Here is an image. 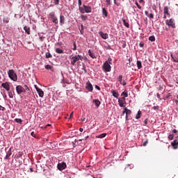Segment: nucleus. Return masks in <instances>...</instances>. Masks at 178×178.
I'll return each mask as SVG.
<instances>
[{"label": "nucleus", "instance_id": "obj_42", "mask_svg": "<svg viewBox=\"0 0 178 178\" xmlns=\"http://www.w3.org/2000/svg\"><path fill=\"white\" fill-rule=\"evenodd\" d=\"M152 109H154V111H159V106H154L152 107Z\"/></svg>", "mask_w": 178, "mask_h": 178}, {"label": "nucleus", "instance_id": "obj_51", "mask_svg": "<svg viewBox=\"0 0 178 178\" xmlns=\"http://www.w3.org/2000/svg\"><path fill=\"white\" fill-rule=\"evenodd\" d=\"M107 62H108V63L111 65V62H112V58L108 57Z\"/></svg>", "mask_w": 178, "mask_h": 178}, {"label": "nucleus", "instance_id": "obj_26", "mask_svg": "<svg viewBox=\"0 0 178 178\" xmlns=\"http://www.w3.org/2000/svg\"><path fill=\"white\" fill-rule=\"evenodd\" d=\"M88 55L92 59H95V54H94V53H92V51H91L90 50L88 51Z\"/></svg>", "mask_w": 178, "mask_h": 178}, {"label": "nucleus", "instance_id": "obj_14", "mask_svg": "<svg viewBox=\"0 0 178 178\" xmlns=\"http://www.w3.org/2000/svg\"><path fill=\"white\" fill-rule=\"evenodd\" d=\"M172 147H173L174 149H177L178 148V142L177 140H175L171 143Z\"/></svg>", "mask_w": 178, "mask_h": 178}, {"label": "nucleus", "instance_id": "obj_55", "mask_svg": "<svg viewBox=\"0 0 178 178\" xmlns=\"http://www.w3.org/2000/svg\"><path fill=\"white\" fill-rule=\"evenodd\" d=\"M106 5H111V0H106Z\"/></svg>", "mask_w": 178, "mask_h": 178}, {"label": "nucleus", "instance_id": "obj_39", "mask_svg": "<svg viewBox=\"0 0 178 178\" xmlns=\"http://www.w3.org/2000/svg\"><path fill=\"white\" fill-rule=\"evenodd\" d=\"M23 88L25 90V92L26 91H30V88L27 85H24Z\"/></svg>", "mask_w": 178, "mask_h": 178}, {"label": "nucleus", "instance_id": "obj_17", "mask_svg": "<svg viewBox=\"0 0 178 178\" xmlns=\"http://www.w3.org/2000/svg\"><path fill=\"white\" fill-rule=\"evenodd\" d=\"M126 113V119L127 120V118H129L128 115H131V111L127 109V108H124V111H123V113Z\"/></svg>", "mask_w": 178, "mask_h": 178}, {"label": "nucleus", "instance_id": "obj_5", "mask_svg": "<svg viewBox=\"0 0 178 178\" xmlns=\"http://www.w3.org/2000/svg\"><path fill=\"white\" fill-rule=\"evenodd\" d=\"M49 17H50V19H51L53 23H54V24H58V17H56V15H55V12H51L49 14Z\"/></svg>", "mask_w": 178, "mask_h": 178}, {"label": "nucleus", "instance_id": "obj_22", "mask_svg": "<svg viewBox=\"0 0 178 178\" xmlns=\"http://www.w3.org/2000/svg\"><path fill=\"white\" fill-rule=\"evenodd\" d=\"M93 103L95 104V106H97V108L99 107V105H101V102L99 99L93 100Z\"/></svg>", "mask_w": 178, "mask_h": 178}, {"label": "nucleus", "instance_id": "obj_25", "mask_svg": "<svg viewBox=\"0 0 178 178\" xmlns=\"http://www.w3.org/2000/svg\"><path fill=\"white\" fill-rule=\"evenodd\" d=\"M136 65H137V67L138 69H141V67H143V63H141L140 60H138L137 63H136Z\"/></svg>", "mask_w": 178, "mask_h": 178}, {"label": "nucleus", "instance_id": "obj_23", "mask_svg": "<svg viewBox=\"0 0 178 178\" xmlns=\"http://www.w3.org/2000/svg\"><path fill=\"white\" fill-rule=\"evenodd\" d=\"M44 67L47 69V70H51V72H54V67H52L51 65H46Z\"/></svg>", "mask_w": 178, "mask_h": 178}, {"label": "nucleus", "instance_id": "obj_46", "mask_svg": "<svg viewBox=\"0 0 178 178\" xmlns=\"http://www.w3.org/2000/svg\"><path fill=\"white\" fill-rule=\"evenodd\" d=\"M39 38H40V41H41V42H44V40H45V37H44V36H40Z\"/></svg>", "mask_w": 178, "mask_h": 178}, {"label": "nucleus", "instance_id": "obj_16", "mask_svg": "<svg viewBox=\"0 0 178 178\" xmlns=\"http://www.w3.org/2000/svg\"><path fill=\"white\" fill-rule=\"evenodd\" d=\"M102 13L104 18L108 17V11L106 10V8H102Z\"/></svg>", "mask_w": 178, "mask_h": 178}, {"label": "nucleus", "instance_id": "obj_63", "mask_svg": "<svg viewBox=\"0 0 178 178\" xmlns=\"http://www.w3.org/2000/svg\"><path fill=\"white\" fill-rule=\"evenodd\" d=\"M79 131L83 132V131H84V129L83 128H80Z\"/></svg>", "mask_w": 178, "mask_h": 178}, {"label": "nucleus", "instance_id": "obj_59", "mask_svg": "<svg viewBox=\"0 0 178 178\" xmlns=\"http://www.w3.org/2000/svg\"><path fill=\"white\" fill-rule=\"evenodd\" d=\"M144 123L145 124H147L148 123V119H145Z\"/></svg>", "mask_w": 178, "mask_h": 178}, {"label": "nucleus", "instance_id": "obj_49", "mask_svg": "<svg viewBox=\"0 0 178 178\" xmlns=\"http://www.w3.org/2000/svg\"><path fill=\"white\" fill-rule=\"evenodd\" d=\"M147 17H150V19H154V14L150 13Z\"/></svg>", "mask_w": 178, "mask_h": 178}, {"label": "nucleus", "instance_id": "obj_58", "mask_svg": "<svg viewBox=\"0 0 178 178\" xmlns=\"http://www.w3.org/2000/svg\"><path fill=\"white\" fill-rule=\"evenodd\" d=\"M145 16H149V13H148V11H145Z\"/></svg>", "mask_w": 178, "mask_h": 178}, {"label": "nucleus", "instance_id": "obj_31", "mask_svg": "<svg viewBox=\"0 0 178 178\" xmlns=\"http://www.w3.org/2000/svg\"><path fill=\"white\" fill-rule=\"evenodd\" d=\"M122 97H123L122 98H127V97H129V94L127 93V92H122L121 94Z\"/></svg>", "mask_w": 178, "mask_h": 178}, {"label": "nucleus", "instance_id": "obj_9", "mask_svg": "<svg viewBox=\"0 0 178 178\" xmlns=\"http://www.w3.org/2000/svg\"><path fill=\"white\" fill-rule=\"evenodd\" d=\"M57 168L58 170H60V171L65 170V168H67L66 163L65 162L59 163L57 165Z\"/></svg>", "mask_w": 178, "mask_h": 178}, {"label": "nucleus", "instance_id": "obj_40", "mask_svg": "<svg viewBox=\"0 0 178 178\" xmlns=\"http://www.w3.org/2000/svg\"><path fill=\"white\" fill-rule=\"evenodd\" d=\"M149 41H152V42H154L155 41V36L152 35L149 38Z\"/></svg>", "mask_w": 178, "mask_h": 178}, {"label": "nucleus", "instance_id": "obj_27", "mask_svg": "<svg viewBox=\"0 0 178 178\" xmlns=\"http://www.w3.org/2000/svg\"><path fill=\"white\" fill-rule=\"evenodd\" d=\"M131 60H133V58H129V63H127L126 64L127 67H131Z\"/></svg>", "mask_w": 178, "mask_h": 178}, {"label": "nucleus", "instance_id": "obj_13", "mask_svg": "<svg viewBox=\"0 0 178 178\" xmlns=\"http://www.w3.org/2000/svg\"><path fill=\"white\" fill-rule=\"evenodd\" d=\"M83 7L85 9V13H91L92 9L90 6H87L86 5H83Z\"/></svg>", "mask_w": 178, "mask_h": 178}, {"label": "nucleus", "instance_id": "obj_1", "mask_svg": "<svg viewBox=\"0 0 178 178\" xmlns=\"http://www.w3.org/2000/svg\"><path fill=\"white\" fill-rule=\"evenodd\" d=\"M8 74L9 78L13 80V81H17V74L13 70H9L8 71Z\"/></svg>", "mask_w": 178, "mask_h": 178}, {"label": "nucleus", "instance_id": "obj_19", "mask_svg": "<svg viewBox=\"0 0 178 178\" xmlns=\"http://www.w3.org/2000/svg\"><path fill=\"white\" fill-rule=\"evenodd\" d=\"M65 16L60 15V26H63L65 24Z\"/></svg>", "mask_w": 178, "mask_h": 178}, {"label": "nucleus", "instance_id": "obj_41", "mask_svg": "<svg viewBox=\"0 0 178 178\" xmlns=\"http://www.w3.org/2000/svg\"><path fill=\"white\" fill-rule=\"evenodd\" d=\"M73 51H76V49H77V45L76 44V42H73Z\"/></svg>", "mask_w": 178, "mask_h": 178}, {"label": "nucleus", "instance_id": "obj_2", "mask_svg": "<svg viewBox=\"0 0 178 178\" xmlns=\"http://www.w3.org/2000/svg\"><path fill=\"white\" fill-rule=\"evenodd\" d=\"M79 60H83V56L80 55H77L75 56H72L71 58V65L74 66L76 65V62H79Z\"/></svg>", "mask_w": 178, "mask_h": 178}, {"label": "nucleus", "instance_id": "obj_47", "mask_svg": "<svg viewBox=\"0 0 178 178\" xmlns=\"http://www.w3.org/2000/svg\"><path fill=\"white\" fill-rule=\"evenodd\" d=\"M82 3H83V1L81 0H78L79 7L81 6Z\"/></svg>", "mask_w": 178, "mask_h": 178}, {"label": "nucleus", "instance_id": "obj_36", "mask_svg": "<svg viewBox=\"0 0 178 178\" xmlns=\"http://www.w3.org/2000/svg\"><path fill=\"white\" fill-rule=\"evenodd\" d=\"M45 56H46L47 59H49V58H52V54H51V53H49V52H47V53H46Z\"/></svg>", "mask_w": 178, "mask_h": 178}, {"label": "nucleus", "instance_id": "obj_29", "mask_svg": "<svg viewBox=\"0 0 178 178\" xmlns=\"http://www.w3.org/2000/svg\"><path fill=\"white\" fill-rule=\"evenodd\" d=\"M56 54H65L63 50H62V49H60L59 48H56Z\"/></svg>", "mask_w": 178, "mask_h": 178}, {"label": "nucleus", "instance_id": "obj_10", "mask_svg": "<svg viewBox=\"0 0 178 178\" xmlns=\"http://www.w3.org/2000/svg\"><path fill=\"white\" fill-rule=\"evenodd\" d=\"M119 105L121 108H124V102H126V98L121 97V99H118Z\"/></svg>", "mask_w": 178, "mask_h": 178}, {"label": "nucleus", "instance_id": "obj_61", "mask_svg": "<svg viewBox=\"0 0 178 178\" xmlns=\"http://www.w3.org/2000/svg\"><path fill=\"white\" fill-rule=\"evenodd\" d=\"M172 133H175V134L177 133V129H173Z\"/></svg>", "mask_w": 178, "mask_h": 178}, {"label": "nucleus", "instance_id": "obj_8", "mask_svg": "<svg viewBox=\"0 0 178 178\" xmlns=\"http://www.w3.org/2000/svg\"><path fill=\"white\" fill-rule=\"evenodd\" d=\"M117 80L120 83V84H121V86H126L127 83H126V81H124L123 79V76L122 75L118 76L117 77Z\"/></svg>", "mask_w": 178, "mask_h": 178}, {"label": "nucleus", "instance_id": "obj_4", "mask_svg": "<svg viewBox=\"0 0 178 178\" xmlns=\"http://www.w3.org/2000/svg\"><path fill=\"white\" fill-rule=\"evenodd\" d=\"M165 24L166 26H168V27H172V29H176V22L175 19L172 18L170 19H167L165 21Z\"/></svg>", "mask_w": 178, "mask_h": 178}, {"label": "nucleus", "instance_id": "obj_44", "mask_svg": "<svg viewBox=\"0 0 178 178\" xmlns=\"http://www.w3.org/2000/svg\"><path fill=\"white\" fill-rule=\"evenodd\" d=\"M135 5H136V6L138 9H141V6H140V4H138V2L136 1Z\"/></svg>", "mask_w": 178, "mask_h": 178}, {"label": "nucleus", "instance_id": "obj_12", "mask_svg": "<svg viewBox=\"0 0 178 178\" xmlns=\"http://www.w3.org/2000/svg\"><path fill=\"white\" fill-rule=\"evenodd\" d=\"M1 87H3V88H5V90H6V91L10 90V87L9 86V83H8V82L1 83Z\"/></svg>", "mask_w": 178, "mask_h": 178}, {"label": "nucleus", "instance_id": "obj_3", "mask_svg": "<svg viewBox=\"0 0 178 178\" xmlns=\"http://www.w3.org/2000/svg\"><path fill=\"white\" fill-rule=\"evenodd\" d=\"M112 67H111V64L108 60L105 61V63L103 64V70L105 73H108L111 72Z\"/></svg>", "mask_w": 178, "mask_h": 178}, {"label": "nucleus", "instance_id": "obj_48", "mask_svg": "<svg viewBox=\"0 0 178 178\" xmlns=\"http://www.w3.org/2000/svg\"><path fill=\"white\" fill-rule=\"evenodd\" d=\"M95 88L98 90L99 91H101V88L99 86H98V85H95Z\"/></svg>", "mask_w": 178, "mask_h": 178}, {"label": "nucleus", "instance_id": "obj_45", "mask_svg": "<svg viewBox=\"0 0 178 178\" xmlns=\"http://www.w3.org/2000/svg\"><path fill=\"white\" fill-rule=\"evenodd\" d=\"M31 136H32V137H34V138H35L37 136H35V132H34V131H32L31 133Z\"/></svg>", "mask_w": 178, "mask_h": 178}, {"label": "nucleus", "instance_id": "obj_50", "mask_svg": "<svg viewBox=\"0 0 178 178\" xmlns=\"http://www.w3.org/2000/svg\"><path fill=\"white\" fill-rule=\"evenodd\" d=\"M82 70H83L85 73H87V70H86V66L84 65L82 67Z\"/></svg>", "mask_w": 178, "mask_h": 178}, {"label": "nucleus", "instance_id": "obj_43", "mask_svg": "<svg viewBox=\"0 0 178 178\" xmlns=\"http://www.w3.org/2000/svg\"><path fill=\"white\" fill-rule=\"evenodd\" d=\"M174 137H175V136H173V134H170V135L168 136V140H173V138H174Z\"/></svg>", "mask_w": 178, "mask_h": 178}, {"label": "nucleus", "instance_id": "obj_37", "mask_svg": "<svg viewBox=\"0 0 178 178\" xmlns=\"http://www.w3.org/2000/svg\"><path fill=\"white\" fill-rule=\"evenodd\" d=\"M81 17L82 20H83V21H86L88 19V17H87V15H82L81 16Z\"/></svg>", "mask_w": 178, "mask_h": 178}, {"label": "nucleus", "instance_id": "obj_35", "mask_svg": "<svg viewBox=\"0 0 178 178\" xmlns=\"http://www.w3.org/2000/svg\"><path fill=\"white\" fill-rule=\"evenodd\" d=\"M106 137V134H102L97 136V138H104Z\"/></svg>", "mask_w": 178, "mask_h": 178}, {"label": "nucleus", "instance_id": "obj_21", "mask_svg": "<svg viewBox=\"0 0 178 178\" xmlns=\"http://www.w3.org/2000/svg\"><path fill=\"white\" fill-rule=\"evenodd\" d=\"M24 30L26 33V34H28V35H30L31 31H30V27L29 26H25L24 27Z\"/></svg>", "mask_w": 178, "mask_h": 178}, {"label": "nucleus", "instance_id": "obj_34", "mask_svg": "<svg viewBox=\"0 0 178 178\" xmlns=\"http://www.w3.org/2000/svg\"><path fill=\"white\" fill-rule=\"evenodd\" d=\"M15 122H16L17 123H19V124H22L23 121L20 118H15Z\"/></svg>", "mask_w": 178, "mask_h": 178}, {"label": "nucleus", "instance_id": "obj_28", "mask_svg": "<svg viewBox=\"0 0 178 178\" xmlns=\"http://www.w3.org/2000/svg\"><path fill=\"white\" fill-rule=\"evenodd\" d=\"M79 10L80 13H85V8L83 6V7L81 6H79Z\"/></svg>", "mask_w": 178, "mask_h": 178}, {"label": "nucleus", "instance_id": "obj_56", "mask_svg": "<svg viewBox=\"0 0 178 178\" xmlns=\"http://www.w3.org/2000/svg\"><path fill=\"white\" fill-rule=\"evenodd\" d=\"M0 111H5V107L0 105Z\"/></svg>", "mask_w": 178, "mask_h": 178}, {"label": "nucleus", "instance_id": "obj_53", "mask_svg": "<svg viewBox=\"0 0 178 178\" xmlns=\"http://www.w3.org/2000/svg\"><path fill=\"white\" fill-rule=\"evenodd\" d=\"M147 144H148V140H146L143 143V147H146Z\"/></svg>", "mask_w": 178, "mask_h": 178}, {"label": "nucleus", "instance_id": "obj_33", "mask_svg": "<svg viewBox=\"0 0 178 178\" xmlns=\"http://www.w3.org/2000/svg\"><path fill=\"white\" fill-rule=\"evenodd\" d=\"M10 155H12V152H8L6 157H5V159H9V158H10Z\"/></svg>", "mask_w": 178, "mask_h": 178}, {"label": "nucleus", "instance_id": "obj_30", "mask_svg": "<svg viewBox=\"0 0 178 178\" xmlns=\"http://www.w3.org/2000/svg\"><path fill=\"white\" fill-rule=\"evenodd\" d=\"M8 97L9 98H13V97H15V92H12V91H8Z\"/></svg>", "mask_w": 178, "mask_h": 178}, {"label": "nucleus", "instance_id": "obj_15", "mask_svg": "<svg viewBox=\"0 0 178 178\" xmlns=\"http://www.w3.org/2000/svg\"><path fill=\"white\" fill-rule=\"evenodd\" d=\"M37 92L40 98L44 97V91L41 88H37Z\"/></svg>", "mask_w": 178, "mask_h": 178}, {"label": "nucleus", "instance_id": "obj_62", "mask_svg": "<svg viewBox=\"0 0 178 178\" xmlns=\"http://www.w3.org/2000/svg\"><path fill=\"white\" fill-rule=\"evenodd\" d=\"M81 33H82L83 29H84V26H83V24H81Z\"/></svg>", "mask_w": 178, "mask_h": 178}, {"label": "nucleus", "instance_id": "obj_54", "mask_svg": "<svg viewBox=\"0 0 178 178\" xmlns=\"http://www.w3.org/2000/svg\"><path fill=\"white\" fill-rule=\"evenodd\" d=\"M115 5H117V6H120V3H116V0H114Z\"/></svg>", "mask_w": 178, "mask_h": 178}, {"label": "nucleus", "instance_id": "obj_32", "mask_svg": "<svg viewBox=\"0 0 178 178\" xmlns=\"http://www.w3.org/2000/svg\"><path fill=\"white\" fill-rule=\"evenodd\" d=\"M3 23H6V24L9 23V18L8 17H4L3 18Z\"/></svg>", "mask_w": 178, "mask_h": 178}, {"label": "nucleus", "instance_id": "obj_18", "mask_svg": "<svg viewBox=\"0 0 178 178\" xmlns=\"http://www.w3.org/2000/svg\"><path fill=\"white\" fill-rule=\"evenodd\" d=\"M164 15H167V16H170V13H169V7L165 6L163 8Z\"/></svg>", "mask_w": 178, "mask_h": 178}, {"label": "nucleus", "instance_id": "obj_20", "mask_svg": "<svg viewBox=\"0 0 178 178\" xmlns=\"http://www.w3.org/2000/svg\"><path fill=\"white\" fill-rule=\"evenodd\" d=\"M111 93L115 98H119V93L115 90H111Z\"/></svg>", "mask_w": 178, "mask_h": 178}, {"label": "nucleus", "instance_id": "obj_52", "mask_svg": "<svg viewBox=\"0 0 178 178\" xmlns=\"http://www.w3.org/2000/svg\"><path fill=\"white\" fill-rule=\"evenodd\" d=\"M55 5H59V0H54Z\"/></svg>", "mask_w": 178, "mask_h": 178}, {"label": "nucleus", "instance_id": "obj_64", "mask_svg": "<svg viewBox=\"0 0 178 178\" xmlns=\"http://www.w3.org/2000/svg\"><path fill=\"white\" fill-rule=\"evenodd\" d=\"M35 90H36V91H37V88H40L38 87L37 85H35Z\"/></svg>", "mask_w": 178, "mask_h": 178}, {"label": "nucleus", "instance_id": "obj_60", "mask_svg": "<svg viewBox=\"0 0 178 178\" xmlns=\"http://www.w3.org/2000/svg\"><path fill=\"white\" fill-rule=\"evenodd\" d=\"M71 118H73V112H72V113H70V118H69V119H71Z\"/></svg>", "mask_w": 178, "mask_h": 178}, {"label": "nucleus", "instance_id": "obj_38", "mask_svg": "<svg viewBox=\"0 0 178 178\" xmlns=\"http://www.w3.org/2000/svg\"><path fill=\"white\" fill-rule=\"evenodd\" d=\"M140 118H141V111H138V114L136 116V119H140Z\"/></svg>", "mask_w": 178, "mask_h": 178}, {"label": "nucleus", "instance_id": "obj_7", "mask_svg": "<svg viewBox=\"0 0 178 178\" xmlns=\"http://www.w3.org/2000/svg\"><path fill=\"white\" fill-rule=\"evenodd\" d=\"M86 90H88V91H90V92H92V90H94L92 84H91V82H90L89 81L86 83Z\"/></svg>", "mask_w": 178, "mask_h": 178}, {"label": "nucleus", "instance_id": "obj_57", "mask_svg": "<svg viewBox=\"0 0 178 178\" xmlns=\"http://www.w3.org/2000/svg\"><path fill=\"white\" fill-rule=\"evenodd\" d=\"M139 47H140V48H143V47H144V43L140 42V43L139 44Z\"/></svg>", "mask_w": 178, "mask_h": 178}, {"label": "nucleus", "instance_id": "obj_24", "mask_svg": "<svg viewBox=\"0 0 178 178\" xmlns=\"http://www.w3.org/2000/svg\"><path fill=\"white\" fill-rule=\"evenodd\" d=\"M122 22H123V24L124 26H125V27H127V29H129L130 28V24H129V22H126V19H123L122 18Z\"/></svg>", "mask_w": 178, "mask_h": 178}, {"label": "nucleus", "instance_id": "obj_6", "mask_svg": "<svg viewBox=\"0 0 178 178\" xmlns=\"http://www.w3.org/2000/svg\"><path fill=\"white\" fill-rule=\"evenodd\" d=\"M16 91H17V94H18V95L23 94V92H26L24 88H23V86H22L20 85H18L16 86Z\"/></svg>", "mask_w": 178, "mask_h": 178}, {"label": "nucleus", "instance_id": "obj_11", "mask_svg": "<svg viewBox=\"0 0 178 178\" xmlns=\"http://www.w3.org/2000/svg\"><path fill=\"white\" fill-rule=\"evenodd\" d=\"M99 35L102 38H103V40H108V38H109V35H108V33H104L102 31H99Z\"/></svg>", "mask_w": 178, "mask_h": 178}]
</instances>
